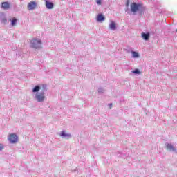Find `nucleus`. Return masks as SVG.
<instances>
[{
	"instance_id": "1",
	"label": "nucleus",
	"mask_w": 177,
	"mask_h": 177,
	"mask_svg": "<svg viewBox=\"0 0 177 177\" xmlns=\"http://www.w3.org/2000/svg\"><path fill=\"white\" fill-rule=\"evenodd\" d=\"M131 10L133 13H136V12H140V13H143L145 12V6L142 3H138L136 2L131 3Z\"/></svg>"
},
{
	"instance_id": "2",
	"label": "nucleus",
	"mask_w": 177,
	"mask_h": 177,
	"mask_svg": "<svg viewBox=\"0 0 177 177\" xmlns=\"http://www.w3.org/2000/svg\"><path fill=\"white\" fill-rule=\"evenodd\" d=\"M30 48H32L33 49H41V45H42L41 39H39L38 38H33L32 40H30Z\"/></svg>"
},
{
	"instance_id": "3",
	"label": "nucleus",
	"mask_w": 177,
	"mask_h": 177,
	"mask_svg": "<svg viewBox=\"0 0 177 177\" xmlns=\"http://www.w3.org/2000/svg\"><path fill=\"white\" fill-rule=\"evenodd\" d=\"M35 100H37L38 103H42L45 100V92L42 91L39 93H36L33 96Z\"/></svg>"
},
{
	"instance_id": "4",
	"label": "nucleus",
	"mask_w": 177,
	"mask_h": 177,
	"mask_svg": "<svg viewBox=\"0 0 177 177\" xmlns=\"http://www.w3.org/2000/svg\"><path fill=\"white\" fill-rule=\"evenodd\" d=\"M10 143H16L19 140V137L15 133L10 134L8 138Z\"/></svg>"
},
{
	"instance_id": "5",
	"label": "nucleus",
	"mask_w": 177,
	"mask_h": 177,
	"mask_svg": "<svg viewBox=\"0 0 177 177\" xmlns=\"http://www.w3.org/2000/svg\"><path fill=\"white\" fill-rule=\"evenodd\" d=\"M166 149L169 151H173L174 153H177L176 148L171 143H165Z\"/></svg>"
},
{
	"instance_id": "6",
	"label": "nucleus",
	"mask_w": 177,
	"mask_h": 177,
	"mask_svg": "<svg viewBox=\"0 0 177 177\" xmlns=\"http://www.w3.org/2000/svg\"><path fill=\"white\" fill-rule=\"evenodd\" d=\"M59 136H61V138H64L65 139H71V138H73L71 133H66V131L64 130L61 131Z\"/></svg>"
},
{
	"instance_id": "7",
	"label": "nucleus",
	"mask_w": 177,
	"mask_h": 177,
	"mask_svg": "<svg viewBox=\"0 0 177 177\" xmlns=\"http://www.w3.org/2000/svg\"><path fill=\"white\" fill-rule=\"evenodd\" d=\"M0 21L3 24H8V19H6V15H5V13L0 12Z\"/></svg>"
},
{
	"instance_id": "8",
	"label": "nucleus",
	"mask_w": 177,
	"mask_h": 177,
	"mask_svg": "<svg viewBox=\"0 0 177 177\" xmlns=\"http://www.w3.org/2000/svg\"><path fill=\"white\" fill-rule=\"evenodd\" d=\"M37 2L30 1L28 4V10H34V9H35V8H37Z\"/></svg>"
},
{
	"instance_id": "9",
	"label": "nucleus",
	"mask_w": 177,
	"mask_h": 177,
	"mask_svg": "<svg viewBox=\"0 0 177 177\" xmlns=\"http://www.w3.org/2000/svg\"><path fill=\"white\" fill-rule=\"evenodd\" d=\"M141 37L144 39V41H149V39H150V32H142L141 33Z\"/></svg>"
},
{
	"instance_id": "10",
	"label": "nucleus",
	"mask_w": 177,
	"mask_h": 177,
	"mask_svg": "<svg viewBox=\"0 0 177 177\" xmlns=\"http://www.w3.org/2000/svg\"><path fill=\"white\" fill-rule=\"evenodd\" d=\"M1 8H2V9H4L5 10H8V9H9L10 8V4L8 1L3 2V3H1Z\"/></svg>"
},
{
	"instance_id": "11",
	"label": "nucleus",
	"mask_w": 177,
	"mask_h": 177,
	"mask_svg": "<svg viewBox=\"0 0 177 177\" xmlns=\"http://www.w3.org/2000/svg\"><path fill=\"white\" fill-rule=\"evenodd\" d=\"M109 28L112 31H115L117 30V25L115 24V22H114L113 21H111L109 24Z\"/></svg>"
},
{
	"instance_id": "12",
	"label": "nucleus",
	"mask_w": 177,
	"mask_h": 177,
	"mask_svg": "<svg viewBox=\"0 0 177 177\" xmlns=\"http://www.w3.org/2000/svg\"><path fill=\"white\" fill-rule=\"evenodd\" d=\"M106 17H104L102 14H98L97 17V21H98L99 23H102V21H104Z\"/></svg>"
},
{
	"instance_id": "13",
	"label": "nucleus",
	"mask_w": 177,
	"mask_h": 177,
	"mask_svg": "<svg viewBox=\"0 0 177 177\" xmlns=\"http://www.w3.org/2000/svg\"><path fill=\"white\" fill-rule=\"evenodd\" d=\"M46 6L47 9H53L55 4L53 2L46 1Z\"/></svg>"
},
{
	"instance_id": "14",
	"label": "nucleus",
	"mask_w": 177,
	"mask_h": 177,
	"mask_svg": "<svg viewBox=\"0 0 177 177\" xmlns=\"http://www.w3.org/2000/svg\"><path fill=\"white\" fill-rule=\"evenodd\" d=\"M39 91H41V86H39V85L35 86L32 89L34 93H38Z\"/></svg>"
},
{
	"instance_id": "15",
	"label": "nucleus",
	"mask_w": 177,
	"mask_h": 177,
	"mask_svg": "<svg viewBox=\"0 0 177 177\" xmlns=\"http://www.w3.org/2000/svg\"><path fill=\"white\" fill-rule=\"evenodd\" d=\"M11 21V26H15L16 24H17V19L15 17H13L12 19H10Z\"/></svg>"
},
{
	"instance_id": "16",
	"label": "nucleus",
	"mask_w": 177,
	"mask_h": 177,
	"mask_svg": "<svg viewBox=\"0 0 177 177\" xmlns=\"http://www.w3.org/2000/svg\"><path fill=\"white\" fill-rule=\"evenodd\" d=\"M131 53L132 57H133L134 59L139 57V53H138V52L131 50Z\"/></svg>"
},
{
	"instance_id": "17",
	"label": "nucleus",
	"mask_w": 177,
	"mask_h": 177,
	"mask_svg": "<svg viewBox=\"0 0 177 177\" xmlns=\"http://www.w3.org/2000/svg\"><path fill=\"white\" fill-rule=\"evenodd\" d=\"M133 74H140V70L136 68L132 71Z\"/></svg>"
},
{
	"instance_id": "18",
	"label": "nucleus",
	"mask_w": 177,
	"mask_h": 177,
	"mask_svg": "<svg viewBox=\"0 0 177 177\" xmlns=\"http://www.w3.org/2000/svg\"><path fill=\"white\" fill-rule=\"evenodd\" d=\"M104 93V89L102 87H100L98 88V93Z\"/></svg>"
},
{
	"instance_id": "19",
	"label": "nucleus",
	"mask_w": 177,
	"mask_h": 177,
	"mask_svg": "<svg viewBox=\"0 0 177 177\" xmlns=\"http://www.w3.org/2000/svg\"><path fill=\"white\" fill-rule=\"evenodd\" d=\"M96 3L97 5H102V0H97Z\"/></svg>"
},
{
	"instance_id": "20",
	"label": "nucleus",
	"mask_w": 177,
	"mask_h": 177,
	"mask_svg": "<svg viewBox=\"0 0 177 177\" xmlns=\"http://www.w3.org/2000/svg\"><path fill=\"white\" fill-rule=\"evenodd\" d=\"M1 150H3V145L0 144V151H1Z\"/></svg>"
},
{
	"instance_id": "21",
	"label": "nucleus",
	"mask_w": 177,
	"mask_h": 177,
	"mask_svg": "<svg viewBox=\"0 0 177 177\" xmlns=\"http://www.w3.org/2000/svg\"><path fill=\"white\" fill-rule=\"evenodd\" d=\"M126 6L127 7L129 6V0H127V3H126Z\"/></svg>"
},
{
	"instance_id": "22",
	"label": "nucleus",
	"mask_w": 177,
	"mask_h": 177,
	"mask_svg": "<svg viewBox=\"0 0 177 177\" xmlns=\"http://www.w3.org/2000/svg\"><path fill=\"white\" fill-rule=\"evenodd\" d=\"M43 88H44V91H45V89H46V86L43 85Z\"/></svg>"
},
{
	"instance_id": "23",
	"label": "nucleus",
	"mask_w": 177,
	"mask_h": 177,
	"mask_svg": "<svg viewBox=\"0 0 177 177\" xmlns=\"http://www.w3.org/2000/svg\"><path fill=\"white\" fill-rule=\"evenodd\" d=\"M110 107L113 106V104H109Z\"/></svg>"
},
{
	"instance_id": "24",
	"label": "nucleus",
	"mask_w": 177,
	"mask_h": 177,
	"mask_svg": "<svg viewBox=\"0 0 177 177\" xmlns=\"http://www.w3.org/2000/svg\"><path fill=\"white\" fill-rule=\"evenodd\" d=\"M127 52H128V53H129V52H131L129 50H127Z\"/></svg>"
},
{
	"instance_id": "25",
	"label": "nucleus",
	"mask_w": 177,
	"mask_h": 177,
	"mask_svg": "<svg viewBox=\"0 0 177 177\" xmlns=\"http://www.w3.org/2000/svg\"><path fill=\"white\" fill-rule=\"evenodd\" d=\"M44 1H46H46H48V0H44Z\"/></svg>"
}]
</instances>
